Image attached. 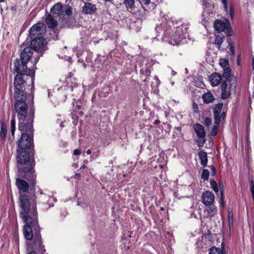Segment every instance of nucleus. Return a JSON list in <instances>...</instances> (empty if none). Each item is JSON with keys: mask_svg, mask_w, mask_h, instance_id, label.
I'll return each mask as SVG.
<instances>
[{"mask_svg": "<svg viewBox=\"0 0 254 254\" xmlns=\"http://www.w3.org/2000/svg\"><path fill=\"white\" fill-rule=\"evenodd\" d=\"M17 175L19 177L16 180V186L18 188L19 205L22 209L20 217L24 223L38 221V212L35 191L36 185V175L34 170L35 165L30 166L24 165L21 171L19 164H17Z\"/></svg>", "mask_w": 254, "mask_h": 254, "instance_id": "obj_1", "label": "nucleus"}, {"mask_svg": "<svg viewBox=\"0 0 254 254\" xmlns=\"http://www.w3.org/2000/svg\"><path fill=\"white\" fill-rule=\"evenodd\" d=\"M14 98L15 103L12 112L14 114L17 113L18 130L27 131L32 129L35 117V108L32 101V105L30 107L28 114V105L25 102L27 99L25 87H14Z\"/></svg>", "mask_w": 254, "mask_h": 254, "instance_id": "obj_2", "label": "nucleus"}, {"mask_svg": "<svg viewBox=\"0 0 254 254\" xmlns=\"http://www.w3.org/2000/svg\"><path fill=\"white\" fill-rule=\"evenodd\" d=\"M22 132L20 139L17 142L16 161L19 164V168L22 171L24 165L30 166V165H35V146L34 143V129L32 124V129L27 131Z\"/></svg>", "mask_w": 254, "mask_h": 254, "instance_id": "obj_3", "label": "nucleus"}, {"mask_svg": "<svg viewBox=\"0 0 254 254\" xmlns=\"http://www.w3.org/2000/svg\"><path fill=\"white\" fill-rule=\"evenodd\" d=\"M41 228L38 221L25 223L23 235L27 242L28 248L31 251L28 254H45L46 250L43 244L41 233Z\"/></svg>", "mask_w": 254, "mask_h": 254, "instance_id": "obj_4", "label": "nucleus"}, {"mask_svg": "<svg viewBox=\"0 0 254 254\" xmlns=\"http://www.w3.org/2000/svg\"><path fill=\"white\" fill-rule=\"evenodd\" d=\"M161 23L156 28V31L162 33V36L170 37L168 43L173 46L180 44L182 40L185 38V34L189 27L186 25L175 26V24L170 20L167 15L163 14L161 17Z\"/></svg>", "mask_w": 254, "mask_h": 254, "instance_id": "obj_5", "label": "nucleus"}, {"mask_svg": "<svg viewBox=\"0 0 254 254\" xmlns=\"http://www.w3.org/2000/svg\"><path fill=\"white\" fill-rule=\"evenodd\" d=\"M13 72L16 73L14 79V87H25L27 84V78L25 76H29L30 81L28 82V85H31V94L32 100L34 98V79L35 71L34 69L29 68L28 70L27 64L25 62L21 61L18 58L15 59L13 62Z\"/></svg>", "mask_w": 254, "mask_h": 254, "instance_id": "obj_6", "label": "nucleus"}, {"mask_svg": "<svg viewBox=\"0 0 254 254\" xmlns=\"http://www.w3.org/2000/svg\"><path fill=\"white\" fill-rule=\"evenodd\" d=\"M43 26V23H38L32 26L29 30V36L31 43L29 47L36 52L46 50V45L44 38L45 30Z\"/></svg>", "mask_w": 254, "mask_h": 254, "instance_id": "obj_7", "label": "nucleus"}, {"mask_svg": "<svg viewBox=\"0 0 254 254\" xmlns=\"http://www.w3.org/2000/svg\"><path fill=\"white\" fill-rule=\"evenodd\" d=\"M230 67L224 68L221 76L223 79L221 85V97L222 99H227L231 95V91H235L237 85V79L231 73Z\"/></svg>", "mask_w": 254, "mask_h": 254, "instance_id": "obj_8", "label": "nucleus"}, {"mask_svg": "<svg viewBox=\"0 0 254 254\" xmlns=\"http://www.w3.org/2000/svg\"><path fill=\"white\" fill-rule=\"evenodd\" d=\"M51 13L54 17H57L60 16H70L72 12L69 5H63L61 2H58L51 8Z\"/></svg>", "mask_w": 254, "mask_h": 254, "instance_id": "obj_9", "label": "nucleus"}, {"mask_svg": "<svg viewBox=\"0 0 254 254\" xmlns=\"http://www.w3.org/2000/svg\"><path fill=\"white\" fill-rule=\"evenodd\" d=\"M193 129L198 138L196 140L197 145L199 147H202L206 141L204 128L201 124L196 123L194 125Z\"/></svg>", "mask_w": 254, "mask_h": 254, "instance_id": "obj_10", "label": "nucleus"}, {"mask_svg": "<svg viewBox=\"0 0 254 254\" xmlns=\"http://www.w3.org/2000/svg\"><path fill=\"white\" fill-rule=\"evenodd\" d=\"M214 27L217 32L226 30V33L229 37H231L233 34V31L229 22H224L221 20L216 19L214 21Z\"/></svg>", "mask_w": 254, "mask_h": 254, "instance_id": "obj_11", "label": "nucleus"}, {"mask_svg": "<svg viewBox=\"0 0 254 254\" xmlns=\"http://www.w3.org/2000/svg\"><path fill=\"white\" fill-rule=\"evenodd\" d=\"M223 107V103L216 104L213 107V113L214 115V120L216 122H222L226 118V113L222 112Z\"/></svg>", "mask_w": 254, "mask_h": 254, "instance_id": "obj_12", "label": "nucleus"}, {"mask_svg": "<svg viewBox=\"0 0 254 254\" xmlns=\"http://www.w3.org/2000/svg\"><path fill=\"white\" fill-rule=\"evenodd\" d=\"M84 5L82 7L81 12L85 15L95 14L97 11L96 4H92L90 1H83Z\"/></svg>", "mask_w": 254, "mask_h": 254, "instance_id": "obj_13", "label": "nucleus"}, {"mask_svg": "<svg viewBox=\"0 0 254 254\" xmlns=\"http://www.w3.org/2000/svg\"><path fill=\"white\" fill-rule=\"evenodd\" d=\"M214 194L212 191H205L201 195L202 202L204 205H209L214 202Z\"/></svg>", "mask_w": 254, "mask_h": 254, "instance_id": "obj_14", "label": "nucleus"}, {"mask_svg": "<svg viewBox=\"0 0 254 254\" xmlns=\"http://www.w3.org/2000/svg\"><path fill=\"white\" fill-rule=\"evenodd\" d=\"M32 55L33 50L31 48L27 47L21 51L19 59L21 61L25 62V64H27Z\"/></svg>", "mask_w": 254, "mask_h": 254, "instance_id": "obj_15", "label": "nucleus"}, {"mask_svg": "<svg viewBox=\"0 0 254 254\" xmlns=\"http://www.w3.org/2000/svg\"><path fill=\"white\" fill-rule=\"evenodd\" d=\"M209 80L211 85L213 86H216L219 84H222L223 79L221 75L218 72H214L211 74L209 77Z\"/></svg>", "mask_w": 254, "mask_h": 254, "instance_id": "obj_16", "label": "nucleus"}, {"mask_svg": "<svg viewBox=\"0 0 254 254\" xmlns=\"http://www.w3.org/2000/svg\"><path fill=\"white\" fill-rule=\"evenodd\" d=\"M45 22L49 28L55 29L58 25L57 21L54 19L52 14H49L46 17Z\"/></svg>", "mask_w": 254, "mask_h": 254, "instance_id": "obj_17", "label": "nucleus"}, {"mask_svg": "<svg viewBox=\"0 0 254 254\" xmlns=\"http://www.w3.org/2000/svg\"><path fill=\"white\" fill-rule=\"evenodd\" d=\"M215 40L214 44L216 47L220 49L221 45L225 39V36L221 32H216L215 34Z\"/></svg>", "mask_w": 254, "mask_h": 254, "instance_id": "obj_18", "label": "nucleus"}, {"mask_svg": "<svg viewBox=\"0 0 254 254\" xmlns=\"http://www.w3.org/2000/svg\"><path fill=\"white\" fill-rule=\"evenodd\" d=\"M206 208H205L204 212H206L207 214V217L212 218L217 214L218 212L217 208L214 205V203L210 204L209 205H205Z\"/></svg>", "mask_w": 254, "mask_h": 254, "instance_id": "obj_19", "label": "nucleus"}, {"mask_svg": "<svg viewBox=\"0 0 254 254\" xmlns=\"http://www.w3.org/2000/svg\"><path fill=\"white\" fill-rule=\"evenodd\" d=\"M202 99L203 100V103L206 104L212 103L215 100V98L214 97L212 93L210 91H208L203 93L202 95Z\"/></svg>", "mask_w": 254, "mask_h": 254, "instance_id": "obj_20", "label": "nucleus"}, {"mask_svg": "<svg viewBox=\"0 0 254 254\" xmlns=\"http://www.w3.org/2000/svg\"><path fill=\"white\" fill-rule=\"evenodd\" d=\"M208 254H226L224 243L221 244V248L213 247L209 249Z\"/></svg>", "mask_w": 254, "mask_h": 254, "instance_id": "obj_21", "label": "nucleus"}, {"mask_svg": "<svg viewBox=\"0 0 254 254\" xmlns=\"http://www.w3.org/2000/svg\"><path fill=\"white\" fill-rule=\"evenodd\" d=\"M199 159L200 160V164L204 167L207 166L208 162V156L207 153L201 150L198 152Z\"/></svg>", "mask_w": 254, "mask_h": 254, "instance_id": "obj_22", "label": "nucleus"}, {"mask_svg": "<svg viewBox=\"0 0 254 254\" xmlns=\"http://www.w3.org/2000/svg\"><path fill=\"white\" fill-rule=\"evenodd\" d=\"M123 3L124 4L127 10L132 12L135 8V0H123Z\"/></svg>", "mask_w": 254, "mask_h": 254, "instance_id": "obj_23", "label": "nucleus"}, {"mask_svg": "<svg viewBox=\"0 0 254 254\" xmlns=\"http://www.w3.org/2000/svg\"><path fill=\"white\" fill-rule=\"evenodd\" d=\"M7 134V126L3 120L1 122V127L0 130V139L4 142L6 139Z\"/></svg>", "mask_w": 254, "mask_h": 254, "instance_id": "obj_24", "label": "nucleus"}, {"mask_svg": "<svg viewBox=\"0 0 254 254\" xmlns=\"http://www.w3.org/2000/svg\"><path fill=\"white\" fill-rule=\"evenodd\" d=\"M219 187L220 190V201L219 203L220 205L224 207L225 206V202L224 200L225 195H224V190L223 188V184L222 183L221 184H219Z\"/></svg>", "mask_w": 254, "mask_h": 254, "instance_id": "obj_25", "label": "nucleus"}, {"mask_svg": "<svg viewBox=\"0 0 254 254\" xmlns=\"http://www.w3.org/2000/svg\"><path fill=\"white\" fill-rule=\"evenodd\" d=\"M10 126H11V134L13 137L14 138V132L15 131V114L14 113L12 112L11 119L10 121Z\"/></svg>", "mask_w": 254, "mask_h": 254, "instance_id": "obj_26", "label": "nucleus"}, {"mask_svg": "<svg viewBox=\"0 0 254 254\" xmlns=\"http://www.w3.org/2000/svg\"><path fill=\"white\" fill-rule=\"evenodd\" d=\"M221 122H217V123L216 124V122L214 121V126L212 127L210 132V134L211 136H215L217 135L218 131V128L220 126Z\"/></svg>", "mask_w": 254, "mask_h": 254, "instance_id": "obj_27", "label": "nucleus"}, {"mask_svg": "<svg viewBox=\"0 0 254 254\" xmlns=\"http://www.w3.org/2000/svg\"><path fill=\"white\" fill-rule=\"evenodd\" d=\"M140 73L146 75V78L143 80L144 82H146L148 80V77L150 76L151 70L148 67L145 69L141 68L140 70Z\"/></svg>", "mask_w": 254, "mask_h": 254, "instance_id": "obj_28", "label": "nucleus"}, {"mask_svg": "<svg viewBox=\"0 0 254 254\" xmlns=\"http://www.w3.org/2000/svg\"><path fill=\"white\" fill-rule=\"evenodd\" d=\"M210 173L207 169H203L202 172L201 178L203 181H207L209 179Z\"/></svg>", "mask_w": 254, "mask_h": 254, "instance_id": "obj_29", "label": "nucleus"}, {"mask_svg": "<svg viewBox=\"0 0 254 254\" xmlns=\"http://www.w3.org/2000/svg\"><path fill=\"white\" fill-rule=\"evenodd\" d=\"M210 184L211 188L215 192H217L219 191V188L216 182L213 179H211L210 180Z\"/></svg>", "mask_w": 254, "mask_h": 254, "instance_id": "obj_30", "label": "nucleus"}, {"mask_svg": "<svg viewBox=\"0 0 254 254\" xmlns=\"http://www.w3.org/2000/svg\"><path fill=\"white\" fill-rule=\"evenodd\" d=\"M219 64L221 66L223 67V69H224V68L229 67V64L228 60L221 59Z\"/></svg>", "mask_w": 254, "mask_h": 254, "instance_id": "obj_31", "label": "nucleus"}, {"mask_svg": "<svg viewBox=\"0 0 254 254\" xmlns=\"http://www.w3.org/2000/svg\"><path fill=\"white\" fill-rule=\"evenodd\" d=\"M141 5V7H144L148 5L150 3V0H137Z\"/></svg>", "mask_w": 254, "mask_h": 254, "instance_id": "obj_32", "label": "nucleus"}, {"mask_svg": "<svg viewBox=\"0 0 254 254\" xmlns=\"http://www.w3.org/2000/svg\"><path fill=\"white\" fill-rule=\"evenodd\" d=\"M71 118L73 119L72 123L74 125H76L78 122V117L77 115L73 113H71Z\"/></svg>", "mask_w": 254, "mask_h": 254, "instance_id": "obj_33", "label": "nucleus"}, {"mask_svg": "<svg viewBox=\"0 0 254 254\" xmlns=\"http://www.w3.org/2000/svg\"><path fill=\"white\" fill-rule=\"evenodd\" d=\"M204 124L206 127H209L212 124V119L209 117H206L204 121Z\"/></svg>", "mask_w": 254, "mask_h": 254, "instance_id": "obj_34", "label": "nucleus"}, {"mask_svg": "<svg viewBox=\"0 0 254 254\" xmlns=\"http://www.w3.org/2000/svg\"><path fill=\"white\" fill-rule=\"evenodd\" d=\"M250 190L252 194L253 199L254 201V182L253 181L251 182Z\"/></svg>", "mask_w": 254, "mask_h": 254, "instance_id": "obj_35", "label": "nucleus"}, {"mask_svg": "<svg viewBox=\"0 0 254 254\" xmlns=\"http://www.w3.org/2000/svg\"><path fill=\"white\" fill-rule=\"evenodd\" d=\"M208 167L211 170V174L212 176L216 175V168L214 165L209 166Z\"/></svg>", "mask_w": 254, "mask_h": 254, "instance_id": "obj_36", "label": "nucleus"}, {"mask_svg": "<svg viewBox=\"0 0 254 254\" xmlns=\"http://www.w3.org/2000/svg\"><path fill=\"white\" fill-rule=\"evenodd\" d=\"M37 193L38 195L39 194L40 195V197H42V199H43L44 198V199H46L48 197V196L46 194H44L42 192V190H39Z\"/></svg>", "mask_w": 254, "mask_h": 254, "instance_id": "obj_37", "label": "nucleus"}, {"mask_svg": "<svg viewBox=\"0 0 254 254\" xmlns=\"http://www.w3.org/2000/svg\"><path fill=\"white\" fill-rule=\"evenodd\" d=\"M228 216H229L228 222H229V224L230 226V224H232L233 222V213L231 214L230 212H229Z\"/></svg>", "mask_w": 254, "mask_h": 254, "instance_id": "obj_38", "label": "nucleus"}, {"mask_svg": "<svg viewBox=\"0 0 254 254\" xmlns=\"http://www.w3.org/2000/svg\"><path fill=\"white\" fill-rule=\"evenodd\" d=\"M222 3L223 4L224 8L225 10H227V0H221Z\"/></svg>", "mask_w": 254, "mask_h": 254, "instance_id": "obj_39", "label": "nucleus"}, {"mask_svg": "<svg viewBox=\"0 0 254 254\" xmlns=\"http://www.w3.org/2000/svg\"><path fill=\"white\" fill-rule=\"evenodd\" d=\"M230 47V50L232 55L235 54V46L234 44L229 45Z\"/></svg>", "mask_w": 254, "mask_h": 254, "instance_id": "obj_40", "label": "nucleus"}, {"mask_svg": "<svg viewBox=\"0 0 254 254\" xmlns=\"http://www.w3.org/2000/svg\"><path fill=\"white\" fill-rule=\"evenodd\" d=\"M81 151L79 149H75L74 151H73V154L74 155H80V154H81Z\"/></svg>", "mask_w": 254, "mask_h": 254, "instance_id": "obj_41", "label": "nucleus"}, {"mask_svg": "<svg viewBox=\"0 0 254 254\" xmlns=\"http://www.w3.org/2000/svg\"><path fill=\"white\" fill-rule=\"evenodd\" d=\"M227 41L228 42V45L234 44L230 37L228 36V37L227 38Z\"/></svg>", "mask_w": 254, "mask_h": 254, "instance_id": "obj_42", "label": "nucleus"}, {"mask_svg": "<svg viewBox=\"0 0 254 254\" xmlns=\"http://www.w3.org/2000/svg\"><path fill=\"white\" fill-rule=\"evenodd\" d=\"M234 9L233 8V7L231 6V8H230V15L231 16V17H233V16H234Z\"/></svg>", "mask_w": 254, "mask_h": 254, "instance_id": "obj_43", "label": "nucleus"}, {"mask_svg": "<svg viewBox=\"0 0 254 254\" xmlns=\"http://www.w3.org/2000/svg\"><path fill=\"white\" fill-rule=\"evenodd\" d=\"M39 57H36L34 58V63L33 64V66H35V64L37 63V62H38L39 61ZM34 67L36 68L35 66H34Z\"/></svg>", "mask_w": 254, "mask_h": 254, "instance_id": "obj_44", "label": "nucleus"}, {"mask_svg": "<svg viewBox=\"0 0 254 254\" xmlns=\"http://www.w3.org/2000/svg\"><path fill=\"white\" fill-rule=\"evenodd\" d=\"M192 107L195 110L196 109H198V105L196 103H193V104H192Z\"/></svg>", "mask_w": 254, "mask_h": 254, "instance_id": "obj_45", "label": "nucleus"}, {"mask_svg": "<svg viewBox=\"0 0 254 254\" xmlns=\"http://www.w3.org/2000/svg\"><path fill=\"white\" fill-rule=\"evenodd\" d=\"M160 123V121L159 120H155L154 121L153 124H154V125H159Z\"/></svg>", "mask_w": 254, "mask_h": 254, "instance_id": "obj_46", "label": "nucleus"}, {"mask_svg": "<svg viewBox=\"0 0 254 254\" xmlns=\"http://www.w3.org/2000/svg\"><path fill=\"white\" fill-rule=\"evenodd\" d=\"M154 79L156 80V81H159V78H158V77L156 75L154 76Z\"/></svg>", "mask_w": 254, "mask_h": 254, "instance_id": "obj_47", "label": "nucleus"}, {"mask_svg": "<svg viewBox=\"0 0 254 254\" xmlns=\"http://www.w3.org/2000/svg\"><path fill=\"white\" fill-rule=\"evenodd\" d=\"M86 153L88 154V155H89L91 153V150L90 149H88L86 151Z\"/></svg>", "mask_w": 254, "mask_h": 254, "instance_id": "obj_48", "label": "nucleus"}, {"mask_svg": "<svg viewBox=\"0 0 254 254\" xmlns=\"http://www.w3.org/2000/svg\"><path fill=\"white\" fill-rule=\"evenodd\" d=\"M84 113L83 111H80L79 112V115H80L81 116H82L83 115Z\"/></svg>", "mask_w": 254, "mask_h": 254, "instance_id": "obj_49", "label": "nucleus"}, {"mask_svg": "<svg viewBox=\"0 0 254 254\" xmlns=\"http://www.w3.org/2000/svg\"><path fill=\"white\" fill-rule=\"evenodd\" d=\"M105 2H108V1H110V2H112V1H113L114 0H103Z\"/></svg>", "mask_w": 254, "mask_h": 254, "instance_id": "obj_50", "label": "nucleus"}, {"mask_svg": "<svg viewBox=\"0 0 254 254\" xmlns=\"http://www.w3.org/2000/svg\"><path fill=\"white\" fill-rule=\"evenodd\" d=\"M86 168V166L85 165H83L81 167H80V169H81V168Z\"/></svg>", "mask_w": 254, "mask_h": 254, "instance_id": "obj_51", "label": "nucleus"}, {"mask_svg": "<svg viewBox=\"0 0 254 254\" xmlns=\"http://www.w3.org/2000/svg\"><path fill=\"white\" fill-rule=\"evenodd\" d=\"M160 209L161 211H162L165 210V209H164V208L163 207H160Z\"/></svg>", "mask_w": 254, "mask_h": 254, "instance_id": "obj_52", "label": "nucleus"}, {"mask_svg": "<svg viewBox=\"0 0 254 254\" xmlns=\"http://www.w3.org/2000/svg\"><path fill=\"white\" fill-rule=\"evenodd\" d=\"M76 108H77V109H80L81 108V106L80 105H77L76 106Z\"/></svg>", "mask_w": 254, "mask_h": 254, "instance_id": "obj_53", "label": "nucleus"}, {"mask_svg": "<svg viewBox=\"0 0 254 254\" xmlns=\"http://www.w3.org/2000/svg\"><path fill=\"white\" fill-rule=\"evenodd\" d=\"M8 140L9 141H12V139L10 137L8 138Z\"/></svg>", "mask_w": 254, "mask_h": 254, "instance_id": "obj_54", "label": "nucleus"}, {"mask_svg": "<svg viewBox=\"0 0 254 254\" xmlns=\"http://www.w3.org/2000/svg\"><path fill=\"white\" fill-rule=\"evenodd\" d=\"M5 0H0V2H2L4 1Z\"/></svg>", "mask_w": 254, "mask_h": 254, "instance_id": "obj_55", "label": "nucleus"}, {"mask_svg": "<svg viewBox=\"0 0 254 254\" xmlns=\"http://www.w3.org/2000/svg\"><path fill=\"white\" fill-rule=\"evenodd\" d=\"M86 1H90L91 0H86Z\"/></svg>", "mask_w": 254, "mask_h": 254, "instance_id": "obj_56", "label": "nucleus"}, {"mask_svg": "<svg viewBox=\"0 0 254 254\" xmlns=\"http://www.w3.org/2000/svg\"><path fill=\"white\" fill-rule=\"evenodd\" d=\"M253 96H254V92H253Z\"/></svg>", "mask_w": 254, "mask_h": 254, "instance_id": "obj_57", "label": "nucleus"}]
</instances>
